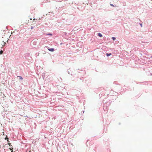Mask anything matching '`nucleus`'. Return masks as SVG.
I'll list each match as a JSON object with an SVG mask.
<instances>
[{
	"mask_svg": "<svg viewBox=\"0 0 152 152\" xmlns=\"http://www.w3.org/2000/svg\"><path fill=\"white\" fill-rule=\"evenodd\" d=\"M48 50L50 51H54V49L53 48H48Z\"/></svg>",
	"mask_w": 152,
	"mask_h": 152,
	"instance_id": "obj_1",
	"label": "nucleus"
},
{
	"mask_svg": "<svg viewBox=\"0 0 152 152\" xmlns=\"http://www.w3.org/2000/svg\"><path fill=\"white\" fill-rule=\"evenodd\" d=\"M3 37H2V39H1L0 40V44H1V45H2V43H1L2 42H4V41L3 40Z\"/></svg>",
	"mask_w": 152,
	"mask_h": 152,
	"instance_id": "obj_2",
	"label": "nucleus"
},
{
	"mask_svg": "<svg viewBox=\"0 0 152 152\" xmlns=\"http://www.w3.org/2000/svg\"><path fill=\"white\" fill-rule=\"evenodd\" d=\"M98 35L99 36L101 37H102V35L100 33H99L98 34Z\"/></svg>",
	"mask_w": 152,
	"mask_h": 152,
	"instance_id": "obj_3",
	"label": "nucleus"
},
{
	"mask_svg": "<svg viewBox=\"0 0 152 152\" xmlns=\"http://www.w3.org/2000/svg\"><path fill=\"white\" fill-rule=\"evenodd\" d=\"M106 55L107 56H109L111 55V53H107L106 54Z\"/></svg>",
	"mask_w": 152,
	"mask_h": 152,
	"instance_id": "obj_4",
	"label": "nucleus"
},
{
	"mask_svg": "<svg viewBox=\"0 0 152 152\" xmlns=\"http://www.w3.org/2000/svg\"><path fill=\"white\" fill-rule=\"evenodd\" d=\"M5 139L6 140H7V141H8L9 142H10L9 141V140H8V138H7V137H6L5 138Z\"/></svg>",
	"mask_w": 152,
	"mask_h": 152,
	"instance_id": "obj_5",
	"label": "nucleus"
},
{
	"mask_svg": "<svg viewBox=\"0 0 152 152\" xmlns=\"http://www.w3.org/2000/svg\"><path fill=\"white\" fill-rule=\"evenodd\" d=\"M112 38L113 40H115L116 39L114 37H112Z\"/></svg>",
	"mask_w": 152,
	"mask_h": 152,
	"instance_id": "obj_6",
	"label": "nucleus"
},
{
	"mask_svg": "<svg viewBox=\"0 0 152 152\" xmlns=\"http://www.w3.org/2000/svg\"><path fill=\"white\" fill-rule=\"evenodd\" d=\"M3 53V51L2 50H1L0 51V54H2Z\"/></svg>",
	"mask_w": 152,
	"mask_h": 152,
	"instance_id": "obj_7",
	"label": "nucleus"
},
{
	"mask_svg": "<svg viewBox=\"0 0 152 152\" xmlns=\"http://www.w3.org/2000/svg\"><path fill=\"white\" fill-rule=\"evenodd\" d=\"M19 77L20 79H21L22 80L23 79L22 77L19 76Z\"/></svg>",
	"mask_w": 152,
	"mask_h": 152,
	"instance_id": "obj_8",
	"label": "nucleus"
},
{
	"mask_svg": "<svg viewBox=\"0 0 152 152\" xmlns=\"http://www.w3.org/2000/svg\"><path fill=\"white\" fill-rule=\"evenodd\" d=\"M110 5L111 6H113V7H115V6L113 4H110Z\"/></svg>",
	"mask_w": 152,
	"mask_h": 152,
	"instance_id": "obj_9",
	"label": "nucleus"
},
{
	"mask_svg": "<svg viewBox=\"0 0 152 152\" xmlns=\"http://www.w3.org/2000/svg\"><path fill=\"white\" fill-rule=\"evenodd\" d=\"M10 150H11L12 151H11V152H13V150H13V148H12V149H11V148H10Z\"/></svg>",
	"mask_w": 152,
	"mask_h": 152,
	"instance_id": "obj_10",
	"label": "nucleus"
},
{
	"mask_svg": "<svg viewBox=\"0 0 152 152\" xmlns=\"http://www.w3.org/2000/svg\"><path fill=\"white\" fill-rule=\"evenodd\" d=\"M33 28V26H31V29H32Z\"/></svg>",
	"mask_w": 152,
	"mask_h": 152,
	"instance_id": "obj_11",
	"label": "nucleus"
},
{
	"mask_svg": "<svg viewBox=\"0 0 152 152\" xmlns=\"http://www.w3.org/2000/svg\"><path fill=\"white\" fill-rule=\"evenodd\" d=\"M140 26H141L142 27V24H140Z\"/></svg>",
	"mask_w": 152,
	"mask_h": 152,
	"instance_id": "obj_12",
	"label": "nucleus"
},
{
	"mask_svg": "<svg viewBox=\"0 0 152 152\" xmlns=\"http://www.w3.org/2000/svg\"><path fill=\"white\" fill-rule=\"evenodd\" d=\"M50 35H52V34H50Z\"/></svg>",
	"mask_w": 152,
	"mask_h": 152,
	"instance_id": "obj_13",
	"label": "nucleus"
},
{
	"mask_svg": "<svg viewBox=\"0 0 152 152\" xmlns=\"http://www.w3.org/2000/svg\"><path fill=\"white\" fill-rule=\"evenodd\" d=\"M151 58H152V56H151Z\"/></svg>",
	"mask_w": 152,
	"mask_h": 152,
	"instance_id": "obj_14",
	"label": "nucleus"
}]
</instances>
